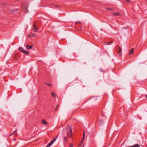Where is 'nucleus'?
Segmentation results:
<instances>
[{
    "instance_id": "obj_10",
    "label": "nucleus",
    "mask_w": 147,
    "mask_h": 147,
    "mask_svg": "<svg viewBox=\"0 0 147 147\" xmlns=\"http://www.w3.org/2000/svg\"><path fill=\"white\" fill-rule=\"evenodd\" d=\"M57 138V137H55V138H54L51 141V142H52V143L53 144V143L55 141V140H56Z\"/></svg>"
},
{
    "instance_id": "obj_27",
    "label": "nucleus",
    "mask_w": 147,
    "mask_h": 147,
    "mask_svg": "<svg viewBox=\"0 0 147 147\" xmlns=\"http://www.w3.org/2000/svg\"><path fill=\"white\" fill-rule=\"evenodd\" d=\"M80 23L81 22H76V23Z\"/></svg>"
},
{
    "instance_id": "obj_18",
    "label": "nucleus",
    "mask_w": 147,
    "mask_h": 147,
    "mask_svg": "<svg viewBox=\"0 0 147 147\" xmlns=\"http://www.w3.org/2000/svg\"><path fill=\"white\" fill-rule=\"evenodd\" d=\"M32 45L31 46H29L28 45V49H31V48H32Z\"/></svg>"
},
{
    "instance_id": "obj_8",
    "label": "nucleus",
    "mask_w": 147,
    "mask_h": 147,
    "mask_svg": "<svg viewBox=\"0 0 147 147\" xmlns=\"http://www.w3.org/2000/svg\"><path fill=\"white\" fill-rule=\"evenodd\" d=\"M113 42L112 41L109 42H104L105 45H110L111 43Z\"/></svg>"
},
{
    "instance_id": "obj_22",
    "label": "nucleus",
    "mask_w": 147,
    "mask_h": 147,
    "mask_svg": "<svg viewBox=\"0 0 147 147\" xmlns=\"http://www.w3.org/2000/svg\"><path fill=\"white\" fill-rule=\"evenodd\" d=\"M107 9L109 10H112V9L111 8H107Z\"/></svg>"
},
{
    "instance_id": "obj_20",
    "label": "nucleus",
    "mask_w": 147,
    "mask_h": 147,
    "mask_svg": "<svg viewBox=\"0 0 147 147\" xmlns=\"http://www.w3.org/2000/svg\"><path fill=\"white\" fill-rule=\"evenodd\" d=\"M18 10V9H16V10ZM15 11V10H14L13 9H11V12H13L14 11Z\"/></svg>"
},
{
    "instance_id": "obj_11",
    "label": "nucleus",
    "mask_w": 147,
    "mask_h": 147,
    "mask_svg": "<svg viewBox=\"0 0 147 147\" xmlns=\"http://www.w3.org/2000/svg\"><path fill=\"white\" fill-rule=\"evenodd\" d=\"M53 144L51 142L46 147H50Z\"/></svg>"
},
{
    "instance_id": "obj_16",
    "label": "nucleus",
    "mask_w": 147,
    "mask_h": 147,
    "mask_svg": "<svg viewBox=\"0 0 147 147\" xmlns=\"http://www.w3.org/2000/svg\"><path fill=\"white\" fill-rule=\"evenodd\" d=\"M45 84L48 86H52V84H49L48 83H46L45 82Z\"/></svg>"
},
{
    "instance_id": "obj_1",
    "label": "nucleus",
    "mask_w": 147,
    "mask_h": 147,
    "mask_svg": "<svg viewBox=\"0 0 147 147\" xmlns=\"http://www.w3.org/2000/svg\"><path fill=\"white\" fill-rule=\"evenodd\" d=\"M64 131L67 133V136L69 137L71 136L72 134V127L70 125H67L64 129Z\"/></svg>"
},
{
    "instance_id": "obj_9",
    "label": "nucleus",
    "mask_w": 147,
    "mask_h": 147,
    "mask_svg": "<svg viewBox=\"0 0 147 147\" xmlns=\"http://www.w3.org/2000/svg\"><path fill=\"white\" fill-rule=\"evenodd\" d=\"M132 146L133 147H140V145L138 144H135Z\"/></svg>"
},
{
    "instance_id": "obj_4",
    "label": "nucleus",
    "mask_w": 147,
    "mask_h": 147,
    "mask_svg": "<svg viewBox=\"0 0 147 147\" xmlns=\"http://www.w3.org/2000/svg\"><path fill=\"white\" fill-rule=\"evenodd\" d=\"M112 14L114 16H121V14L118 12H115L113 13Z\"/></svg>"
},
{
    "instance_id": "obj_28",
    "label": "nucleus",
    "mask_w": 147,
    "mask_h": 147,
    "mask_svg": "<svg viewBox=\"0 0 147 147\" xmlns=\"http://www.w3.org/2000/svg\"><path fill=\"white\" fill-rule=\"evenodd\" d=\"M145 96H146V99H147V95H146Z\"/></svg>"
},
{
    "instance_id": "obj_25",
    "label": "nucleus",
    "mask_w": 147,
    "mask_h": 147,
    "mask_svg": "<svg viewBox=\"0 0 147 147\" xmlns=\"http://www.w3.org/2000/svg\"><path fill=\"white\" fill-rule=\"evenodd\" d=\"M16 140V138H14V139H13V140H14V141H15Z\"/></svg>"
},
{
    "instance_id": "obj_7",
    "label": "nucleus",
    "mask_w": 147,
    "mask_h": 147,
    "mask_svg": "<svg viewBox=\"0 0 147 147\" xmlns=\"http://www.w3.org/2000/svg\"><path fill=\"white\" fill-rule=\"evenodd\" d=\"M134 49L132 48L130 50L129 52V55H132L134 53Z\"/></svg>"
},
{
    "instance_id": "obj_6",
    "label": "nucleus",
    "mask_w": 147,
    "mask_h": 147,
    "mask_svg": "<svg viewBox=\"0 0 147 147\" xmlns=\"http://www.w3.org/2000/svg\"><path fill=\"white\" fill-rule=\"evenodd\" d=\"M85 132L84 131L83 132V133L82 140V142L81 144L80 145H81V144L83 142L84 140V139L85 138Z\"/></svg>"
},
{
    "instance_id": "obj_24",
    "label": "nucleus",
    "mask_w": 147,
    "mask_h": 147,
    "mask_svg": "<svg viewBox=\"0 0 147 147\" xmlns=\"http://www.w3.org/2000/svg\"><path fill=\"white\" fill-rule=\"evenodd\" d=\"M16 131H16V130L14 131L13 132V133H14V134H15V133H16Z\"/></svg>"
},
{
    "instance_id": "obj_32",
    "label": "nucleus",
    "mask_w": 147,
    "mask_h": 147,
    "mask_svg": "<svg viewBox=\"0 0 147 147\" xmlns=\"http://www.w3.org/2000/svg\"><path fill=\"white\" fill-rule=\"evenodd\" d=\"M83 147H84V146H83Z\"/></svg>"
},
{
    "instance_id": "obj_14",
    "label": "nucleus",
    "mask_w": 147,
    "mask_h": 147,
    "mask_svg": "<svg viewBox=\"0 0 147 147\" xmlns=\"http://www.w3.org/2000/svg\"><path fill=\"white\" fill-rule=\"evenodd\" d=\"M42 123L45 125H46L47 124V122L45 121V120H42Z\"/></svg>"
},
{
    "instance_id": "obj_17",
    "label": "nucleus",
    "mask_w": 147,
    "mask_h": 147,
    "mask_svg": "<svg viewBox=\"0 0 147 147\" xmlns=\"http://www.w3.org/2000/svg\"><path fill=\"white\" fill-rule=\"evenodd\" d=\"M64 140L65 141H67L68 140L66 137H65L64 138Z\"/></svg>"
},
{
    "instance_id": "obj_13",
    "label": "nucleus",
    "mask_w": 147,
    "mask_h": 147,
    "mask_svg": "<svg viewBox=\"0 0 147 147\" xmlns=\"http://www.w3.org/2000/svg\"><path fill=\"white\" fill-rule=\"evenodd\" d=\"M35 35H36V34H34V33L32 34L30 36L28 35V37H34V36H35Z\"/></svg>"
},
{
    "instance_id": "obj_15",
    "label": "nucleus",
    "mask_w": 147,
    "mask_h": 147,
    "mask_svg": "<svg viewBox=\"0 0 147 147\" xmlns=\"http://www.w3.org/2000/svg\"><path fill=\"white\" fill-rule=\"evenodd\" d=\"M52 95L54 97H55L56 96V94L54 93H52Z\"/></svg>"
},
{
    "instance_id": "obj_19",
    "label": "nucleus",
    "mask_w": 147,
    "mask_h": 147,
    "mask_svg": "<svg viewBox=\"0 0 147 147\" xmlns=\"http://www.w3.org/2000/svg\"><path fill=\"white\" fill-rule=\"evenodd\" d=\"M69 147H73V145L72 144H70Z\"/></svg>"
},
{
    "instance_id": "obj_30",
    "label": "nucleus",
    "mask_w": 147,
    "mask_h": 147,
    "mask_svg": "<svg viewBox=\"0 0 147 147\" xmlns=\"http://www.w3.org/2000/svg\"><path fill=\"white\" fill-rule=\"evenodd\" d=\"M146 3H147V0H146Z\"/></svg>"
},
{
    "instance_id": "obj_21",
    "label": "nucleus",
    "mask_w": 147,
    "mask_h": 147,
    "mask_svg": "<svg viewBox=\"0 0 147 147\" xmlns=\"http://www.w3.org/2000/svg\"><path fill=\"white\" fill-rule=\"evenodd\" d=\"M125 1L127 2H130L131 1H130V0H125Z\"/></svg>"
},
{
    "instance_id": "obj_31",
    "label": "nucleus",
    "mask_w": 147,
    "mask_h": 147,
    "mask_svg": "<svg viewBox=\"0 0 147 147\" xmlns=\"http://www.w3.org/2000/svg\"><path fill=\"white\" fill-rule=\"evenodd\" d=\"M58 105H57V106H58Z\"/></svg>"
},
{
    "instance_id": "obj_26",
    "label": "nucleus",
    "mask_w": 147,
    "mask_h": 147,
    "mask_svg": "<svg viewBox=\"0 0 147 147\" xmlns=\"http://www.w3.org/2000/svg\"><path fill=\"white\" fill-rule=\"evenodd\" d=\"M126 147H133L132 146H126Z\"/></svg>"
},
{
    "instance_id": "obj_23",
    "label": "nucleus",
    "mask_w": 147,
    "mask_h": 147,
    "mask_svg": "<svg viewBox=\"0 0 147 147\" xmlns=\"http://www.w3.org/2000/svg\"><path fill=\"white\" fill-rule=\"evenodd\" d=\"M26 49H28V45H26Z\"/></svg>"
},
{
    "instance_id": "obj_2",
    "label": "nucleus",
    "mask_w": 147,
    "mask_h": 147,
    "mask_svg": "<svg viewBox=\"0 0 147 147\" xmlns=\"http://www.w3.org/2000/svg\"><path fill=\"white\" fill-rule=\"evenodd\" d=\"M22 10H23L26 13H27L28 12V8H27V5H26L23 4L22 5Z\"/></svg>"
},
{
    "instance_id": "obj_3",
    "label": "nucleus",
    "mask_w": 147,
    "mask_h": 147,
    "mask_svg": "<svg viewBox=\"0 0 147 147\" xmlns=\"http://www.w3.org/2000/svg\"><path fill=\"white\" fill-rule=\"evenodd\" d=\"M19 50L22 53H23L24 54L26 55H28V51H25L24 49L21 47H20L19 49Z\"/></svg>"
},
{
    "instance_id": "obj_29",
    "label": "nucleus",
    "mask_w": 147,
    "mask_h": 147,
    "mask_svg": "<svg viewBox=\"0 0 147 147\" xmlns=\"http://www.w3.org/2000/svg\"><path fill=\"white\" fill-rule=\"evenodd\" d=\"M57 109V108H56V109H55V110H56Z\"/></svg>"
},
{
    "instance_id": "obj_5",
    "label": "nucleus",
    "mask_w": 147,
    "mask_h": 147,
    "mask_svg": "<svg viewBox=\"0 0 147 147\" xmlns=\"http://www.w3.org/2000/svg\"><path fill=\"white\" fill-rule=\"evenodd\" d=\"M33 30L34 32H36L38 30V29L36 27L34 24L33 25Z\"/></svg>"
},
{
    "instance_id": "obj_12",
    "label": "nucleus",
    "mask_w": 147,
    "mask_h": 147,
    "mask_svg": "<svg viewBox=\"0 0 147 147\" xmlns=\"http://www.w3.org/2000/svg\"><path fill=\"white\" fill-rule=\"evenodd\" d=\"M121 50L120 47L119 48L118 53L119 55L121 54Z\"/></svg>"
}]
</instances>
